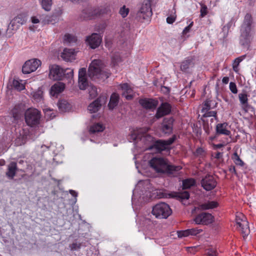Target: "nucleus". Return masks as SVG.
<instances>
[{"instance_id": "1", "label": "nucleus", "mask_w": 256, "mask_h": 256, "mask_svg": "<svg viewBox=\"0 0 256 256\" xmlns=\"http://www.w3.org/2000/svg\"><path fill=\"white\" fill-rule=\"evenodd\" d=\"M149 164L157 173L165 174L169 177H176L182 167L180 166L172 164L168 160L162 157H154Z\"/></svg>"}, {"instance_id": "2", "label": "nucleus", "mask_w": 256, "mask_h": 256, "mask_svg": "<svg viewBox=\"0 0 256 256\" xmlns=\"http://www.w3.org/2000/svg\"><path fill=\"white\" fill-rule=\"evenodd\" d=\"M48 76L53 80H70L74 76V70L70 68H63L57 64L50 65Z\"/></svg>"}, {"instance_id": "3", "label": "nucleus", "mask_w": 256, "mask_h": 256, "mask_svg": "<svg viewBox=\"0 0 256 256\" xmlns=\"http://www.w3.org/2000/svg\"><path fill=\"white\" fill-rule=\"evenodd\" d=\"M177 137L176 134L166 140H154L148 148L149 150H154L157 153H162L163 151L170 152V146L175 142Z\"/></svg>"}, {"instance_id": "4", "label": "nucleus", "mask_w": 256, "mask_h": 256, "mask_svg": "<svg viewBox=\"0 0 256 256\" xmlns=\"http://www.w3.org/2000/svg\"><path fill=\"white\" fill-rule=\"evenodd\" d=\"M152 0H144L135 18L138 21L143 22L146 20H150L152 15Z\"/></svg>"}, {"instance_id": "5", "label": "nucleus", "mask_w": 256, "mask_h": 256, "mask_svg": "<svg viewBox=\"0 0 256 256\" xmlns=\"http://www.w3.org/2000/svg\"><path fill=\"white\" fill-rule=\"evenodd\" d=\"M88 74L92 80L108 77L102 70L101 61L98 60H94L90 63L88 68Z\"/></svg>"}, {"instance_id": "6", "label": "nucleus", "mask_w": 256, "mask_h": 256, "mask_svg": "<svg viewBox=\"0 0 256 256\" xmlns=\"http://www.w3.org/2000/svg\"><path fill=\"white\" fill-rule=\"evenodd\" d=\"M152 213L157 218H167L172 214V210L167 204L160 202L152 207Z\"/></svg>"}, {"instance_id": "7", "label": "nucleus", "mask_w": 256, "mask_h": 256, "mask_svg": "<svg viewBox=\"0 0 256 256\" xmlns=\"http://www.w3.org/2000/svg\"><path fill=\"white\" fill-rule=\"evenodd\" d=\"M25 121L26 124L32 127L40 123V112L37 109L30 108L24 113Z\"/></svg>"}, {"instance_id": "8", "label": "nucleus", "mask_w": 256, "mask_h": 256, "mask_svg": "<svg viewBox=\"0 0 256 256\" xmlns=\"http://www.w3.org/2000/svg\"><path fill=\"white\" fill-rule=\"evenodd\" d=\"M175 121L172 116L165 117L160 124V130L165 135L170 136L173 132Z\"/></svg>"}, {"instance_id": "9", "label": "nucleus", "mask_w": 256, "mask_h": 256, "mask_svg": "<svg viewBox=\"0 0 256 256\" xmlns=\"http://www.w3.org/2000/svg\"><path fill=\"white\" fill-rule=\"evenodd\" d=\"M106 94H100L98 98L88 105V110L91 114L96 113L100 110L102 105L106 104Z\"/></svg>"}, {"instance_id": "10", "label": "nucleus", "mask_w": 256, "mask_h": 256, "mask_svg": "<svg viewBox=\"0 0 256 256\" xmlns=\"http://www.w3.org/2000/svg\"><path fill=\"white\" fill-rule=\"evenodd\" d=\"M172 106L171 104L166 102H162L157 108L154 118L156 120L169 115L171 114Z\"/></svg>"}, {"instance_id": "11", "label": "nucleus", "mask_w": 256, "mask_h": 256, "mask_svg": "<svg viewBox=\"0 0 256 256\" xmlns=\"http://www.w3.org/2000/svg\"><path fill=\"white\" fill-rule=\"evenodd\" d=\"M41 64L40 60L33 59L27 60L22 68V72L24 74H28L35 70Z\"/></svg>"}, {"instance_id": "12", "label": "nucleus", "mask_w": 256, "mask_h": 256, "mask_svg": "<svg viewBox=\"0 0 256 256\" xmlns=\"http://www.w3.org/2000/svg\"><path fill=\"white\" fill-rule=\"evenodd\" d=\"M200 184L203 188L206 191H210L214 189L217 184L216 181L214 177L209 174H206L202 178Z\"/></svg>"}, {"instance_id": "13", "label": "nucleus", "mask_w": 256, "mask_h": 256, "mask_svg": "<svg viewBox=\"0 0 256 256\" xmlns=\"http://www.w3.org/2000/svg\"><path fill=\"white\" fill-rule=\"evenodd\" d=\"M214 216L208 212H202L198 214L194 218V221L196 224L208 225L212 222Z\"/></svg>"}, {"instance_id": "14", "label": "nucleus", "mask_w": 256, "mask_h": 256, "mask_svg": "<svg viewBox=\"0 0 256 256\" xmlns=\"http://www.w3.org/2000/svg\"><path fill=\"white\" fill-rule=\"evenodd\" d=\"M78 87L82 90H86L88 86L86 69L85 68H80L78 70Z\"/></svg>"}, {"instance_id": "15", "label": "nucleus", "mask_w": 256, "mask_h": 256, "mask_svg": "<svg viewBox=\"0 0 256 256\" xmlns=\"http://www.w3.org/2000/svg\"><path fill=\"white\" fill-rule=\"evenodd\" d=\"M138 102L144 108L152 110H155L158 104L157 100L148 98H140Z\"/></svg>"}, {"instance_id": "16", "label": "nucleus", "mask_w": 256, "mask_h": 256, "mask_svg": "<svg viewBox=\"0 0 256 256\" xmlns=\"http://www.w3.org/2000/svg\"><path fill=\"white\" fill-rule=\"evenodd\" d=\"M102 40L100 34L93 33L90 36H86V42L91 48L95 49L100 45Z\"/></svg>"}, {"instance_id": "17", "label": "nucleus", "mask_w": 256, "mask_h": 256, "mask_svg": "<svg viewBox=\"0 0 256 256\" xmlns=\"http://www.w3.org/2000/svg\"><path fill=\"white\" fill-rule=\"evenodd\" d=\"M195 64L196 56H188L181 62L180 70L184 72H186L189 68H193Z\"/></svg>"}, {"instance_id": "18", "label": "nucleus", "mask_w": 256, "mask_h": 256, "mask_svg": "<svg viewBox=\"0 0 256 256\" xmlns=\"http://www.w3.org/2000/svg\"><path fill=\"white\" fill-rule=\"evenodd\" d=\"M242 33L240 36V44L244 48H248L250 44V32L241 30Z\"/></svg>"}, {"instance_id": "19", "label": "nucleus", "mask_w": 256, "mask_h": 256, "mask_svg": "<svg viewBox=\"0 0 256 256\" xmlns=\"http://www.w3.org/2000/svg\"><path fill=\"white\" fill-rule=\"evenodd\" d=\"M218 206V202L216 201H208L206 202L199 204L197 207H195L194 208V209L192 210V212L196 210H204L210 209H213L214 208H217Z\"/></svg>"}, {"instance_id": "20", "label": "nucleus", "mask_w": 256, "mask_h": 256, "mask_svg": "<svg viewBox=\"0 0 256 256\" xmlns=\"http://www.w3.org/2000/svg\"><path fill=\"white\" fill-rule=\"evenodd\" d=\"M65 88V84L62 82H57L52 85L50 88V93L53 96H57L58 94L62 92Z\"/></svg>"}, {"instance_id": "21", "label": "nucleus", "mask_w": 256, "mask_h": 256, "mask_svg": "<svg viewBox=\"0 0 256 256\" xmlns=\"http://www.w3.org/2000/svg\"><path fill=\"white\" fill-rule=\"evenodd\" d=\"M24 110L23 105L22 104H16L11 110V114L14 120L20 119L23 114Z\"/></svg>"}, {"instance_id": "22", "label": "nucleus", "mask_w": 256, "mask_h": 256, "mask_svg": "<svg viewBox=\"0 0 256 256\" xmlns=\"http://www.w3.org/2000/svg\"><path fill=\"white\" fill-rule=\"evenodd\" d=\"M18 170L16 163L14 162H10L8 166L6 176L10 180L14 179Z\"/></svg>"}, {"instance_id": "23", "label": "nucleus", "mask_w": 256, "mask_h": 256, "mask_svg": "<svg viewBox=\"0 0 256 256\" xmlns=\"http://www.w3.org/2000/svg\"><path fill=\"white\" fill-rule=\"evenodd\" d=\"M228 125V124L226 122L218 124L216 126V134L230 136L231 134L230 131L226 129Z\"/></svg>"}, {"instance_id": "24", "label": "nucleus", "mask_w": 256, "mask_h": 256, "mask_svg": "<svg viewBox=\"0 0 256 256\" xmlns=\"http://www.w3.org/2000/svg\"><path fill=\"white\" fill-rule=\"evenodd\" d=\"M100 14L96 9L92 8H86L82 11V16L84 19H92L94 16Z\"/></svg>"}, {"instance_id": "25", "label": "nucleus", "mask_w": 256, "mask_h": 256, "mask_svg": "<svg viewBox=\"0 0 256 256\" xmlns=\"http://www.w3.org/2000/svg\"><path fill=\"white\" fill-rule=\"evenodd\" d=\"M236 223L240 228L241 232L243 234V237L244 238L248 236L250 233L248 222L242 220L241 222L236 220Z\"/></svg>"}, {"instance_id": "26", "label": "nucleus", "mask_w": 256, "mask_h": 256, "mask_svg": "<svg viewBox=\"0 0 256 256\" xmlns=\"http://www.w3.org/2000/svg\"><path fill=\"white\" fill-rule=\"evenodd\" d=\"M120 100L118 94L114 92L110 96V102L108 104V108L110 110H113L118 105Z\"/></svg>"}, {"instance_id": "27", "label": "nucleus", "mask_w": 256, "mask_h": 256, "mask_svg": "<svg viewBox=\"0 0 256 256\" xmlns=\"http://www.w3.org/2000/svg\"><path fill=\"white\" fill-rule=\"evenodd\" d=\"M252 22V15L249 13H247L244 18L242 30L250 31Z\"/></svg>"}, {"instance_id": "28", "label": "nucleus", "mask_w": 256, "mask_h": 256, "mask_svg": "<svg viewBox=\"0 0 256 256\" xmlns=\"http://www.w3.org/2000/svg\"><path fill=\"white\" fill-rule=\"evenodd\" d=\"M61 10L56 11L50 16H47L45 20L47 22L48 24H54L58 22L59 20V16L62 14Z\"/></svg>"}, {"instance_id": "29", "label": "nucleus", "mask_w": 256, "mask_h": 256, "mask_svg": "<svg viewBox=\"0 0 256 256\" xmlns=\"http://www.w3.org/2000/svg\"><path fill=\"white\" fill-rule=\"evenodd\" d=\"M248 94L246 90H243L242 92L238 94V98L241 104L242 105L243 109L246 111V108L248 107Z\"/></svg>"}, {"instance_id": "30", "label": "nucleus", "mask_w": 256, "mask_h": 256, "mask_svg": "<svg viewBox=\"0 0 256 256\" xmlns=\"http://www.w3.org/2000/svg\"><path fill=\"white\" fill-rule=\"evenodd\" d=\"M58 110L62 112H68L71 109L70 104L66 100H60L57 104Z\"/></svg>"}, {"instance_id": "31", "label": "nucleus", "mask_w": 256, "mask_h": 256, "mask_svg": "<svg viewBox=\"0 0 256 256\" xmlns=\"http://www.w3.org/2000/svg\"><path fill=\"white\" fill-rule=\"evenodd\" d=\"M204 106L202 109V112L208 111L210 109L214 108L217 106L218 102L215 101L207 99L202 104Z\"/></svg>"}, {"instance_id": "32", "label": "nucleus", "mask_w": 256, "mask_h": 256, "mask_svg": "<svg viewBox=\"0 0 256 256\" xmlns=\"http://www.w3.org/2000/svg\"><path fill=\"white\" fill-rule=\"evenodd\" d=\"M12 21L14 22L19 28L20 26L24 24L26 21V15L24 13H20L15 16Z\"/></svg>"}, {"instance_id": "33", "label": "nucleus", "mask_w": 256, "mask_h": 256, "mask_svg": "<svg viewBox=\"0 0 256 256\" xmlns=\"http://www.w3.org/2000/svg\"><path fill=\"white\" fill-rule=\"evenodd\" d=\"M20 28L12 20L8 26L6 34L8 37L12 36Z\"/></svg>"}, {"instance_id": "34", "label": "nucleus", "mask_w": 256, "mask_h": 256, "mask_svg": "<svg viewBox=\"0 0 256 256\" xmlns=\"http://www.w3.org/2000/svg\"><path fill=\"white\" fill-rule=\"evenodd\" d=\"M104 128L103 124H95L90 126V132L94 134L97 132H102L104 130Z\"/></svg>"}, {"instance_id": "35", "label": "nucleus", "mask_w": 256, "mask_h": 256, "mask_svg": "<svg viewBox=\"0 0 256 256\" xmlns=\"http://www.w3.org/2000/svg\"><path fill=\"white\" fill-rule=\"evenodd\" d=\"M73 54V50L64 48L63 52L61 54V57L64 60L68 62L70 60L71 57L72 56Z\"/></svg>"}, {"instance_id": "36", "label": "nucleus", "mask_w": 256, "mask_h": 256, "mask_svg": "<svg viewBox=\"0 0 256 256\" xmlns=\"http://www.w3.org/2000/svg\"><path fill=\"white\" fill-rule=\"evenodd\" d=\"M196 184L195 180L193 178H188L182 181V189L187 190Z\"/></svg>"}, {"instance_id": "37", "label": "nucleus", "mask_w": 256, "mask_h": 256, "mask_svg": "<svg viewBox=\"0 0 256 256\" xmlns=\"http://www.w3.org/2000/svg\"><path fill=\"white\" fill-rule=\"evenodd\" d=\"M246 58V55H243L234 59L232 63V68L236 72L238 71V66L241 62H242Z\"/></svg>"}, {"instance_id": "38", "label": "nucleus", "mask_w": 256, "mask_h": 256, "mask_svg": "<svg viewBox=\"0 0 256 256\" xmlns=\"http://www.w3.org/2000/svg\"><path fill=\"white\" fill-rule=\"evenodd\" d=\"M52 4V0H42L41 2L42 8L46 12L50 10Z\"/></svg>"}, {"instance_id": "39", "label": "nucleus", "mask_w": 256, "mask_h": 256, "mask_svg": "<svg viewBox=\"0 0 256 256\" xmlns=\"http://www.w3.org/2000/svg\"><path fill=\"white\" fill-rule=\"evenodd\" d=\"M236 22V19L234 17L232 18L230 21L226 25L224 26V27L222 28L223 31L224 32L226 31L227 32H228L229 30L232 27H234L235 26Z\"/></svg>"}, {"instance_id": "40", "label": "nucleus", "mask_w": 256, "mask_h": 256, "mask_svg": "<svg viewBox=\"0 0 256 256\" xmlns=\"http://www.w3.org/2000/svg\"><path fill=\"white\" fill-rule=\"evenodd\" d=\"M176 196L180 200L182 201L190 198V193L188 191H184L177 194Z\"/></svg>"}, {"instance_id": "41", "label": "nucleus", "mask_w": 256, "mask_h": 256, "mask_svg": "<svg viewBox=\"0 0 256 256\" xmlns=\"http://www.w3.org/2000/svg\"><path fill=\"white\" fill-rule=\"evenodd\" d=\"M232 159L236 165H238L240 166H243L244 165V162L240 158V156H238V153L236 152H235L234 154V156L232 157Z\"/></svg>"}, {"instance_id": "42", "label": "nucleus", "mask_w": 256, "mask_h": 256, "mask_svg": "<svg viewBox=\"0 0 256 256\" xmlns=\"http://www.w3.org/2000/svg\"><path fill=\"white\" fill-rule=\"evenodd\" d=\"M12 86L16 90L19 91L24 90V86L22 83H20L18 80H14L12 82Z\"/></svg>"}, {"instance_id": "43", "label": "nucleus", "mask_w": 256, "mask_h": 256, "mask_svg": "<svg viewBox=\"0 0 256 256\" xmlns=\"http://www.w3.org/2000/svg\"><path fill=\"white\" fill-rule=\"evenodd\" d=\"M42 91L41 90H38L37 91L34 92L33 98L36 100L40 101L42 97Z\"/></svg>"}, {"instance_id": "44", "label": "nucleus", "mask_w": 256, "mask_h": 256, "mask_svg": "<svg viewBox=\"0 0 256 256\" xmlns=\"http://www.w3.org/2000/svg\"><path fill=\"white\" fill-rule=\"evenodd\" d=\"M120 87L122 90L126 94H130L132 92V89L127 83L121 84Z\"/></svg>"}, {"instance_id": "45", "label": "nucleus", "mask_w": 256, "mask_h": 256, "mask_svg": "<svg viewBox=\"0 0 256 256\" xmlns=\"http://www.w3.org/2000/svg\"><path fill=\"white\" fill-rule=\"evenodd\" d=\"M119 12L122 16L124 18L128 16L129 12V9L128 8H126L125 6H124L120 8Z\"/></svg>"}, {"instance_id": "46", "label": "nucleus", "mask_w": 256, "mask_h": 256, "mask_svg": "<svg viewBox=\"0 0 256 256\" xmlns=\"http://www.w3.org/2000/svg\"><path fill=\"white\" fill-rule=\"evenodd\" d=\"M188 230H189L188 233L190 236H196L202 232V229H198V228H192L188 229Z\"/></svg>"}, {"instance_id": "47", "label": "nucleus", "mask_w": 256, "mask_h": 256, "mask_svg": "<svg viewBox=\"0 0 256 256\" xmlns=\"http://www.w3.org/2000/svg\"><path fill=\"white\" fill-rule=\"evenodd\" d=\"M140 139V136L139 135H137L135 132L132 133L128 138V140L130 142H135Z\"/></svg>"}, {"instance_id": "48", "label": "nucleus", "mask_w": 256, "mask_h": 256, "mask_svg": "<svg viewBox=\"0 0 256 256\" xmlns=\"http://www.w3.org/2000/svg\"><path fill=\"white\" fill-rule=\"evenodd\" d=\"M189 230H179L177 232L178 236L179 238H182L183 237H186L189 236Z\"/></svg>"}, {"instance_id": "49", "label": "nucleus", "mask_w": 256, "mask_h": 256, "mask_svg": "<svg viewBox=\"0 0 256 256\" xmlns=\"http://www.w3.org/2000/svg\"><path fill=\"white\" fill-rule=\"evenodd\" d=\"M82 244L79 243L73 242L72 244L70 245V249L72 251L78 250L81 248Z\"/></svg>"}, {"instance_id": "50", "label": "nucleus", "mask_w": 256, "mask_h": 256, "mask_svg": "<svg viewBox=\"0 0 256 256\" xmlns=\"http://www.w3.org/2000/svg\"><path fill=\"white\" fill-rule=\"evenodd\" d=\"M204 114L202 115V117L206 118V117H210V116H216V114H217V112L214 111H205Z\"/></svg>"}, {"instance_id": "51", "label": "nucleus", "mask_w": 256, "mask_h": 256, "mask_svg": "<svg viewBox=\"0 0 256 256\" xmlns=\"http://www.w3.org/2000/svg\"><path fill=\"white\" fill-rule=\"evenodd\" d=\"M203 128L206 133L208 134H210V130H212V126H210L208 123L204 120Z\"/></svg>"}, {"instance_id": "52", "label": "nucleus", "mask_w": 256, "mask_h": 256, "mask_svg": "<svg viewBox=\"0 0 256 256\" xmlns=\"http://www.w3.org/2000/svg\"><path fill=\"white\" fill-rule=\"evenodd\" d=\"M230 90L231 92L234 94H236L238 92V89L236 85L234 82H230Z\"/></svg>"}, {"instance_id": "53", "label": "nucleus", "mask_w": 256, "mask_h": 256, "mask_svg": "<svg viewBox=\"0 0 256 256\" xmlns=\"http://www.w3.org/2000/svg\"><path fill=\"white\" fill-rule=\"evenodd\" d=\"M206 254L207 256H216V252L213 248H208L206 250Z\"/></svg>"}, {"instance_id": "54", "label": "nucleus", "mask_w": 256, "mask_h": 256, "mask_svg": "<svg viewBox=\"0 0 256 256\" xmlns=\"http://www.w3.org/2000/svg\"><path fill=\"white\" fill-rule=\"evenodd\" d=\"M207 6L206 5L202 6L200 8V17L203 18L208 14Z\"/></svg>"}, {"instance_id": "55", "label": "nucleus", "mask_w": 256, "mask_h": 256, "mask_svg": "<svg viewBox=\"0 0 256 256\" xmlns=\"http://www.w3.org/2000/svg\"><path fill=\"white\" fill-rule=\"evenodd\" d=\"M74 38L73 36L69 34H66L64 38V40L66 42H72L73 41Z\"/></svg>"}, {"instance_id": "56", "label": "nucleus", "mask_w": 256, "mask_h": 256, "mask_svg": "<svg viewBox=\"0 0 256 256\" xmlns=\"http://www.w3.org/2000/svg\"><path fill=\"white\" fill-rule=\"evenodd\" d=\"M204 152V149L200 147L196 148V152H194V155L195 156H198L202 155Z\"/></svg>"}, {"instance_id": "57", "label": "nucleus", "mask_w": 256, "mask_h": 256, "mask_svg": "<svg viewBox=\"0 0 256 256\" xmlns=\"http://www.w3.org/2000/svg\"><path fill=\"white\" fill-rule=\"evenodd\" d=\"M156 194H157V196H158V198H168V195L170 196V194H168L166 192H161V191L157 192Z\"/></svg>"}, {"instance_id": "58", "label": "nucleus", "mask_w": 256, "mask_h": 256, "mask_svg": "<svg viewBox=\"0 0 256 256\" xmlns=\"http://www.w3.org/2000/svg\"><path fill=\"white\" fill-rule=\"evenodd\" d=\"M194 24L193 22H192L188 26L186 27L184 30H183L182 34H186L188 32L191 28L192 26Z\"/></svg>"}, {"instance_id": "59", "label": "nucleus", "mask_w": 256, "mask_h": 256, "mask_svg": "<svg viewBox=\"0 0 256 256\" xmlns=\"http://www.w3.org/2000/svg\"><path fill=\"white\" fill-rule=\"evenodd\" d=\"M176 19V16H170L166 18V22L169 24H173Z\"/></svg>"}, {"instance_id": "60", "label": "nucleus", "mask_w": 256, "mask_h": 256, "mask_svg": "<svg viewBox=\"0 0 256 256\" xmlns=\"http://www.w3.org/2000/svg\"><path fill=\"white\" fill-rule=\"evenodd\" d=\"M170 89L168 87L162 86L161 88V91L165 94H168L170 92Z\"/></svg>"}, {"instance_id": "61", "label": "nucleus", "mask_w": 256, "mask_h": 256, "mask_svg": "<svg viewBox=\"0 0 256 256\" xmlns=\"http://www.w3.org/2000/svg\"><path fill=\"white\" fill-rule=\"evenodd\" d=\"M122 96H125L127 100H130L133 98V96L132 94H126L124 92L122 93Z\"/></svg>"}, {"instance_id": "62", "label": "nucleus", "mask_w": 256, "mask_h": 256, "mask_svg": "<svg viewBox=\"0 0 256 256\" xmlns=\"http://www.w3.org/2000/svg\"><path fill=\"white\" fill-rule=\"evenodd\" d=\"M224 144H213L212 146L214 150H218L222 148V147L224 146Z\"/></svg>"}, {"instance_id": "63", "label": "nucleus", "mask_w": 256, "mask_h": 256, "mask_svg": "<svg viewBox=\"0 0 256 256\" xmlns=\"http://www.w3.org/2000/svg\"><path fill=\"white\" fill-rule=\"evenodd\" d=\"M229 171L232 173H234V174H236V170L235 166H230Z\"/></svg>"}, {"instance_id": "64", "label": "nucleus", "mask_w": 256, "mask_h": 256, "mask_svg": "<svg viewBox=\"0 0 256 256\" xmlns=\"http://www.w3.org/2000/svg\"><path fill=\"white\" fill-rule=\"evenodd\" d=\"M222 152H217L216 154V155L214 156V158H216V159H220L221 158H222Z\"/></svg>"}]
</instances>
